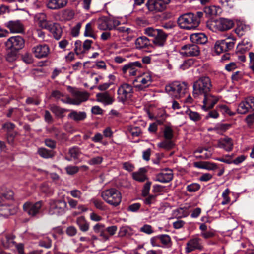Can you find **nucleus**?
Returning <instances> with one entry per match:
<instances>
[{"label": "nucleus", "mask_w": 254, "mask_h": 254, "mask_svg": "<svg viewBox=\"0 0 254 254\" xmlns=\"http://www.w3.org/2000/svg\"><path fill=\"white\" fill-rule=\"evenodd\" d=\"M212 87L210 78L208 76L200 77L193 85V96L196 98L209 93Z\"/></svg>", "instance_id": "f257e3e1"}, {"label": "nucleus", "mask_w": 254, "mask_h": 254, "mask_svg": "<svg viewBox=\"0 0 254 254\" xmlns=\"http://www.w3.org/2000/svg\"><path fill=\"white\" fill-rule=\"evenodd\" d=\"M177 22L181 28L186 30L195 29L200 23L198 17L192 13L181 15L178 17Z\"/></svg>", "instance_id": "f03ea898"}, {"label": "nucleus", "mask_w": 254, "mask_h": 254, "mask_svg": "<svg viewBox=\"0 0 254 254\" xmlns=\"http://www.w3.org/2000/svg\"><path fill=\"white\" fill-rule=\"evenodd\" d=\"M166 91L172 97L179 99L183 97L187 92V84L185 82H173L165 87Z\"/></svg>", "instance_id": "7ed1b4c3"}, {"label": "nucleus", "mask_w": 254, "mask_h": 254, "mask_svg": "<svg viewBox=\"0 0 254 254\" xmlns=\"http://www.w3.org/2000/svg\"><path fill=\"white\" fill-rule=\"evenodd\" d=\"M144 34L150 37H154L153 44L158 47H163L166 41L167 34L162 30L147 27L144 29Z\"/></svg>", "instance_id": "20e7f679"}, {"label": "nucleus", "mask_w": 254, "mask_h": 254, "mask_svg": "<svg viewBox=\"0 0 254 254\" xmlns=\"http://www.w3.org/2000/svg\"><path fill=\"white\" fill-rule=\"evenodd\" d=\"M101 197L109 204L116 207L122 201L120 192L115 188L105 190L101 193Z\"/></svg>", "instance_id": "39448f33"}, {"label": "nucleus", "mask_w": 254, "mask_h": 254, "mask_svg": "<svg viewBox=\"0 0 254 254\" xmlns=\"http://www.w3.org/2000/svg\"><path fill=\"white\" fill-rule=\"evenodd\" d=\"M49 204V213L50 215H62L67 209V203L64 199H52Z\"/></svg>", "instance_id": "423d86ee"}, {"label": "nucleus", "mask_w": 254, "mask_h": 254, "mask_svg": "<svg viewBox=\"0 0 254 254\" xmlns=\"http://www.w3.org/2000/svg\"><path fill=\"white\" fill-rule=\"evenodd\" d=\"M234 25V21L231 19L220 18L212 21L208 25L210 29L213 31H224L231 29Z\"/></svg>", "instance_id": "0eeeda50"}, {"label": "nucleus", "mask_w": 254, "mask_h": 254, "mask_svg": "<svg viewBox=\"0 0 254 254\" xmlns=\"http://www.w3.org/2000/svg\"><path fill=\"white\" fill-rule=\"evenodd\" d=\"M152 77L150 72H145L136 77L133 81L134 87L138 91H144L152 84Z\"/></svg>", "instance_id": "6e6552de"}, {"label": "nucleus", "mask_w": 254, "mask_h": 254, "mask_svg": "<svg viewBox=\"0 0 254 254\" xmlns=\"http://www.w3.org/2000/svg\"><path fill=\"white\" fill-rule=\"evenodd\" d=\"M68 90L73 97L71 99H68L70 104L78 105L82 102L87 101L89 98V94L86 91H80L77 88L71 86L68 87Z\"/></svg>", "instance_id": "1a4fd4ad"}, {"label": "nucleus", "mask_w": 254, "mask_h": 254, "mask_svg": "<svg viewBox=\"0 0 254 254\" xmlns=\"http://www.w3.org/2000/svg\"><path fill=\"white\" fill-rule=\"evenodd\" d=\"M235 40L236 39L234 37H229L226 39L217 41L214 45L215 52L219 54L231 50L234 47Z\"/></svg>", "instance_id": "9d476101"}, {"label": "nucleus", "mask_w": 254, "mask_h": 254, "mask_svg": "<svg viewBox=\"0 0 254 254\" xmlns=\"http://www.w3.org/2000/svg\"><path fill=\"white\" fill-rule=\"evenodd\" d=\"M25 45V40L20 36H12L5 43L6 50H14L17 51L22 49Z\"/></svg>", "instance_id": "9b49d317"}, {"label": "nucleus", "mask_w": 254, "mask_h": 254, "mask_svg": "<svg viewBox=\"0 0 254 254\" xmlns=\"http://www.w3.org/2000/svg\"><path fill=\"white\" fill-rule=\"evenodd\" d=\"M43 204L42 201H39L35 203L27 201L23 204V209L28 216L35 217L40 213Z\"/></svg>", "instance_id": "f8f14e48"}, {"label": "nucleus", "mask_w": 254, "mask_h": 254, "mask_svg": "<svg viewBox=\"0 0 254 254\" xmlns=\"http://www.w3.org/2000/svg\"><path fill=\"white\" fill-rule=\"evenodd\" d=\"M170 0H148L146 5L150 11L158 12L164 10Z\"/></svg>", "instance_id": "ddd939ff"}, {"label": "nucleus", "mask_w": 254, "mask_h": 254, "mask_svg": "<svg viewBox=\"0 0 254 254\" xmlns=\"http://www.w3.org/2000/svg\"><path fill=\"white\" fill-rule=\"evenodd\" d=\"M142 67V64L138 61L130 62L125 64L122 68L124 74L134 76L136 75L138 69Z\"/></svg>", "instance_id": "4468645a"}, {"label": "nucleus", "mask_w": 254, "mask_h": 254, "mask_svg": "<svg viewBox=\"0 0 254 254\" xmlns=\"http://www.w3.org/2000/svg\"><path fill=\"white\" fill-rule=\"evenodd\" d=\"M132 93V86L127 83H124L118 88V98L120 101L124 102L131 96Z\"/></svg>", "instance_id": "2eb2a0df"}, {"label": "nucleus", "mask_w": 254, "mask_h": 254, "mask_svg": "<svg viewBox=\"0 0 254 254\" xmlns=\"http://www.w3.org/2000/svg\"><path fill=\"white\" fill-rule=\"evenodd\" d=\"M180 53L187 57L197 56L200 54L199 47L194 44H188L181 47Z\"/></svg>", "instance_id": "dca6fc26"}, {"label": "nucleus", "mask_w": 254, "mask_h": 254, "mask_svg": "<svg viewBox=\"0 0 254 254\" xmlns=\"http://www.w3.org/2000/svg\"><path fill=\"white\" fill-rule=\"evenodd\" d=\"M50 48L47 44H39L33 47L32 51L34 56L38 59L47 57L50 53Z\"/></svg>", "instance_id": "f3484780"}, {"label": "nucleus", "mask_w": 254, "mask_h": 254, "mask_svg": "<svg viewBox=\"0 0 254 254\" xmlns=\"http://www.w3.org/2000/svg\"><path fill=\"white\" fill-rule=\"evenodd\" d=\"M250 109L254 110V98H248L242 101L238 106L237 111L240 114H244Z\"/></svg>", "instance_id": "a211bd4d"}, {"label": "nucleus", "mask_w": 254, "mask_h": 254, "mask_svg": "<svg viewBox=\"0 0 254 254\" xmlns=\"http://www.w3.org/2000/svg\"><path fill=\"white\" fill-rule=\"evenodd\" d=\"M203 96H204V99L202 108L206 110L212 108L219 100L216 96L212 95L210 92L207 93L206 94Z\"/></svg>", "instance_id": "6ab92c4d"}, {"label": "nucleus", "mask_w": 254, "mask_h": 254, "mask_svg": "<svg viewBox=\"0 0 254 254\" xmlns=\"http://www.w3.org/2000/svg\"><path fill=\"white\" fill-rule=\"evenodd\" d=\"M5 25L11 33H22L24 31L23 25L20 20L9 21Z\"/></svg>", "instance_id": "aec40b11"}, {"label": "nucleus", "mask_w": 254, "mask_h": 254, "mask_svg": "<svg viewBox=\"0 0 254 254\" xmlns=\"http://www.w3.org/2000/svg\"><path fill=\"white\" fill-rule=\"evenodd\" d=\"M47 29L52 33L56 40H58L61 38L63 30L59 24L52 22Z\"/></svg>", "instance_id": "412c9836"}, {"label": "nucleus", "mask_w": 254, "mask_h": 254, "mask_svg": "<svg viewBox=\"0 0 254 254\" xmlns=\"http://www.w3.org/2000/svg\"><path fill=\"white\" fill-rule=\"evenodd\" d=\"M201 239L198 238L192 239L189 241L186 245V251L190 253L196 249H202V246L200 243Z\"/></svg>", "instance_id": "4be33fe9"}, {"label": "nucleus", "mask_w": 254, "mask_h": 254, "mask_svg": "<svg viewBox=\"0 0 254 254\" xmlns=\"http://www.w3.org/2000/svg\"><path fill=\"white\" fill-rule=\"evenodd\" d=\"M34 18L38 26L42 29H47V28L49 27L50 24L52 22V21L47 20L46 14L43 13L37 14L35 16Z\"/></svg>", "instance_id": "5701e85b"}, {"label": "nucleus", "mask_w": 254, "mask_h": 254, "mask_svg": "<svg viewBox=\"0 0 254 254\" xmlns=\"http://www.w3.org/2000/svg\"><path fill=\"white\" fill-rule=\"evenodd\" d=\"M217 147L222 148L226 151L230 152L233 148V142L231 138L226 137L218 141Z\"/></svg>", "instance_id": "b1692460"}, {"label": "nucleus", "mask_w": 254, "mask_h": 254, "mask_svg": "<svg viewBox=\"0 0 254 254\" xmlns=\"http://www.w3.org/2000/svg\"><path fill=\"white\" fill-rule=\"evenodd\" d=\"M68 0H49L47 7L50 9H59L65 7Z\"/></svg>", "instance_id": "393cba45"}, {"label": "nucleus", "mask_w": 254, "mask_h": 254, "mask_svg": "<svg viewBox=\"0 0 254 254\" xmlns=\"http://www.w3.org/2000/svg\"><path fill=\"white\" fill-rule=\"evenodd\" d=\"M97 100L103 103L105 105H110L114 101V98L111 96L108 92L98 93L96 95Z\"/></svg>", "instance_id": "a878e982"}, {"label": "nucleus", "mask_w": 254, "mask_h": 254, "mask_svg": "<svg viewBox=\"0 0 254 254\" xmlns=\"http://www.w3.org/2000/svg\"><path fill=\"white\" fill-rule=\"evenodd\" d=\"M173 173L171 170H164L156 176V180L162 183H166L173 179Z\"/></svg>", "instance_id": "bb28decb"}, {"label": "nucleus", "mask_w": 254, "mask_h": 254, "mask_svg": "<svg viewBox=\"0 0 254 254\" xmlns=\"http://www.w3.org/2000/svg\"><path fill=\"white\" fill-rule=\"evenodd\" d=\"M190 40L194 43L204 44L207 41V37L204 33H197L191 34Z\"/></svg>", "instance_id": "cd10ccee"}, {"label": "nucleus", "mask_w": 254, "mask_h": 254, "mask_svg": "<svg viewBox=\"0 0 254 254\" xmlns=\"http://www.w3.org/2000/svg\"><path fill=\"white\" fill-rule=\"evenodd\" d=\"M151 45L149 39L145 36L138 37L135 42V48L137 49L148 48Z\"/></svg>", "instance_id": "c85d7f7f"}, {"label": "nucleus", "mask_w": 254, "mask_h": 254, "mask_svg": "<svg viewBox=\"0 0 254 254\" xmlns=\"http://www.w3.org/2000/svg\"><path fill=\"white\" fill-rule=\"evenodd\" d=\"M147 170L144 168L139 169L137 171L132 173L133 179L138 182H143L147 179L146 176Z\"/></svg>", "instance_id": "c756f323"}, {"label": "nucleus", "mask_w": 254, "mask_h": 254, "mask_svg": "<svg viewBox=\"0 0 254 254\" xmlns=\"http://www.w3.org/2000/svg\"><path fill=\"white\" fill-rule=\"evenodd\" d=\"M87 117L85 112H77L75 110H71L68 115V118L76 122L83 121Z\"/></svg>", "instance_id": "7c9ffc66"}, {"label": "nucleus", "mask_w": 254, "mask_h": 254, "mask_svg": "<svg viewBox=\"0 0 254 254\" xmlns=\"http://www.w3.org/2000/svg\"><path fill=\"white\" fill-rule=\"evenodd\" d=\"M11 214L9 205L5 203L4 200L0 197V217H7Z\"/></svg>", "instance_id": "2f4dec72"}, {"label": "nucleus", "mask_w": 254, "mask_h": 254, "mask_svg": "<svg viewBox=\"0 0 254 254\" xmlns=\"http://www.w3.org/2000/svg\"><path fill=\"white\" fill-rule=\"evenodd\" d=\"M194 166L198 168L205 169L209 170H215L217 168V165L215 163L207 161L194 162Z\"/></svg>", "instance_id": "473e14b6"}, {"label": "nucleus", "mask_w": 254, "mask_h": 254, "mask_svg": "<svg viewBox=\"0 0 254 254\" xmlns=\"http://www.w3.org/2000/svg\"><path fill=\"white\" fill-rule=\"evenodd\" d=\"M76 223L82 232H86L89 229V224L86 220L84 216H80L77 218Z\"/></svg>", "instance_id": "72a5a7b5"}, {"label": "nucleus", "mask_w": 254, "mask_h": 254, "mask_svg": "<svg viewBox=\"0 0 254 254\" xmlns=\"http://www.w3.org/2000/svg\"><path fill=\"white\" fill-rule=\"evenodd\" d=\"M49 108L51 111L56 116L58 117H62L63 114L64 112L68 111V109L62 108L54 104L49 105Z\"/></svg>", "instance_id": "f704fd0d"}, {"label": "nucleus", "mask_w": 254, "mask_h": 254, "mask_svg": "<svg viewBox=\"0 0 254 254\" xmlns=\"http://www.w3.org/2000/svg\"><path fill=\"white\" fill-rule=\"evenodd\" d=\"M98 28L101 30H111L109 18L103 17L100 18L98 21Z\"/></svg>", "instance_id": "c9c22d12"}, {"label": "nucleus", "mask_w": 254, "mask_h": 254, "mask_svg": "<svg viewBox=\"0 0 254 254\" xmlns=\"http://www.w3.org/2000/svg\"><path fill=\"white\" fill-rule=\"evenodd\" d=\"M94 26L93 22H89L86 25L84 33V35L85 37H90L94 39L96 38V35L94 32Z\"/></svg>", "instance_id": "e433bc0d"}, {"label": "nucleus", "mask_w": 254, "mask_h": 254, "mask_svg": "<svg viewBox=\"0 0 254 254\" xmlns=\"http://www.w3.org/2000/svg\"><path fill=\"white\" fill-rule=\"evenodd\" d=\"M250 30V28L249 26L240 24L235 29V32L239 37H241L248 33Z\"/></svg>", "instance_id": "4c0bfd02"}, {"label": "nucleus", "mask_w": 254, "mask_h": 254, "mask_svg": "<svg viewBox=\"0 0 254 254\" xmlns=\"http://www.w3.org/2000/svg\"><path fill=\"white\" fill-rule=\"evenodd\" d=\"M157 238L161 243L167 247H171L172 242L170 237L168 235L163 234L157 236Z\"/></svg>", "instance_id": "58836bf2"}, {"label": "nucleus", "mask_w": 254, "mask_h": 254, "mask_svg": "<svg viewBox=\"0 0 254 254\" xmlns=\"http://www.w3.org/2000/svg\"><path fill=\"white\" fill-rule=\"evenodd\" d=\"M68 154L73 159H77L81 154L80 148L77 146H73L69 149Z\"/></svg>", "instance_id": "ea45409f"}, {"label": "nucleus", "mask_w": 254, "mask_h": 254, "mask_svg": "<svg viewBox=\"0 0 254 254\" xmlns=\"http://www.w3.org/2000/svg\"><path fill=\"white\" fill-rule=\"evenodd\" d=\"M51 133L53 134L54 136L59 140H65L66 138V134L56 127L52 128Z\"/></svg>", "instance_id": "a19ab883"}, {"label": "nucleus", "mask_w": 254, "mask_h": 254, "mask_svg": "<svg viewBox=\"0 0 254 254\" xmlns=\"http://www.w3.org/2000/svg\"><path fill=\"white\" fill-rule=\"evenodd\" d=\"M174 146V144L173 141L167 139L158 144V147L163 148L167 150L171 149Z\"/></svg>", "instance_id": "79ce46f5"}, {"label": "nucleus", "mask_w": 254, "mask_h": 254, "mask_svg": "<svg viewBox=\"0 0 254 254\" xmlns=\"http://www.w3.org/2000/svg\"><path fill=\"white\" fill-rule=\"evenodd\" d=\"M190 119L193 121H198L201 119V116L199 114L196 112L192 111L190 109H188L186 112Z\"/></svg>", "instance_id": "37998d69"}, {"label": "nucleus", "mask_w": 254, "mask_h": 254, "mask_svg": "<svg viewBox=\"0 0 254 254\" xmlns=\"http://www.w3.org/2000/svg\"><path fill=\"white\" fill-rule=\"evenodd\" d=\"M173 215L177 218H182L188 215V212L184 208H180L173 211Z\"/></svg>", "instance_id": "c03bdc74"}, {"label": "nucleus", "mask_w": 254, "mask_h": 254, "mask_svg": "<svg viewBox=\"0 0 254 254\" xmlns=\"http://www.w3.org/2000/svg\"><path fill=\"white\" fill-rule=\"evenodd\" d=\"M217 109L224 115L227 114L229 116H233L234 113L231 112L229 108L225 104H220L217 106Z\"/></svg>", "instance_id": "a18cd8bd"}, {"label": "nucleus", "mask_w": 254, "mask_h": 254, "mask_svg": "<svg viewBox=\"0 0 254 254\" xmlns=\"http://www.w3.org/2000/svg\"><path fill=\"white\" fill-rule=\"evenodd\" d=\"M38 154L44 158H48L53 157V154L51 151L44 148H40L38 150Z\"/></svg>", "instance_id": "49530a36"}, {"label": "nucleus", "mask_w": 254, "mask_h": 254, "mask_svg": "<svg viewBox=\"0 0 254 254\" xmlns=\"http://www.w3.org/2000/svg\"><path fill=\"white\" fill-rule=\"evenodd\" d=\"M6 56V59L9 62H13L15 61L17 57V52L18 51L14 50H8Z\"/></svg>", "instance_id": "de8ad7c7"}, {"label": "nucleus", "mask_w": 254, "mask_h": 254, "mask_svg": "<svg viewBox=\"0 0 254 254\" xmlns=\"http://www.w3.org/2000/svg\"><path fill=\"white\" fill-rule=\"evenodd\" d=\"M128 130L133 137L139 136L142 133L141 129L137 126H130Z\"/></svg>", "instance_id": "09e8293b"}, {"label": "nucleus", "mask_w": 254, "mask_h": 254, "mask_svg": "<svg viewBox=\"0 0 254 254\" xmlns=\"http://www.w3.org/2000/svg\"><path fill=\"white\" fill-rule=\"evenodd\" d=\"M74 16V12L72 10L66 9L64 10L63 12L62 17L65 20H70L73 18Z\"/></svg>", "instance_id": "8fccbe9b"}, {"label": "nucleus", "mask_w": 254, "mask_h": 254, "mask_svg": "<svg viewBox=\"0 0 254 254\" xmlns=\"http://www.w3.org/2000/svg\"><path fill=\"white\" fill-rule=\"evenodd\" d=\"M91 202L94 204L96 208L100 210H104L105 209V206L101 200L93 198L91 200Z\"/></svg>", "instance_id": "3c124183"}, {"label": "nucleus", "mask_w": 254, "mask_h": 254, "mask_svg": "<svg viewBox=\"0 0 254 254\" xmlns=\"http://www.w3.org/2000/svg\"><path fill=\"white\" fill-rule=\"evenodd\" d=\"M200 188V185L198 183H192L188 185L186 187V190L190 192H194L198 190Z\"/></svg>", "instance_id": "603ef678"}, {"label": "nucleus", "mask_w": 254, "mask_h": 254, "mask_svg": "<svg viewBox=\"0 0 254 254\" xmlns=\"http://www.w3.org/2000/svg\"><path fill=\"white\" fill-rule=\"evenodd\" d=\"M83 47V44H82V42L80 40L76 41L75 43V49L74 50L77 55H79L81 54H84V51Z\"/></svg>", "instance_id": "864d4df0"}, {"label": "nucleus", "mask_w": 254, "mask_h": 254, "mask_svg": "<svg viewBox=\"0 0 254 254\" xmlns=\"http://www.w3.org/2000/svg\"><path fill=\"white\" fill-rule=\"evenodd\" d=\"M15 128V125L14 124L11 122H6L3 124L2 126V128L5 130L6 132H9Z\"/></svg>", "instance_id": "5fc2aeb1"}, {"label": "nucleus", "mask_w": 254, "mask_h": 254, "mask_svg": "<svg viewBox=\"0 0 254 254\" xmlns=\"http://www.w3.org/2000/svg\"><path fill=\"white\" fill-rule=\"evenodd\" d=\"M109 22L111 30H116L117 26L121 24L119 20L114 18H109Z\"/></svg>", "instance_id": "6e6d98bb"}, {"label": "nucleus", "mask_w": 254, "mask_h": 254, "mask_svg": "<svg viewBox=\"0 0 254 254\" xmlns=\"http://www.w3.org/2000/svg\"><path fill=\"white\" fill-rule=\"evenodd\" d=\"M66 173L70 175H74L79 171V167L76 166L69 165L65 168Z\"/></svg>", "instance_id": "4d7b16f0"}, {"label": "nucleus", "mask_w": 254, "mask_h": 254, "mask_svg": "<svg viewBox=\"0 0 254 254\" xmlns=\"http://www.w3.org/2000/svg\"><path fill=\"white\" fill-rule=\"evenodd\" d=\"M6 242H2L3 246L5 248H9L15 244V242L13 241V237L10 236H6Z\"/></svg>", "instance_id": "13d9d810"}, {"label": "nucleus", "mask_w": 254, "mask_h": 254, "mask_svg": "<svg viewBox=\"0 0 254 254\" xmlns=\"http://www.w3.org/2000/svg\"><path fill=\"white\" fill-rule=\"evenodd\" d=\"M230 193V190L228 189H226L222 193V197L223 198V201H222L221 204L223 205H226L229 203L230 201V198L228 196L229 193Z\"/></svg>", "instance_id": "bf43d9fd"}, {"label": "nucleus", "mask_w": 254, "mask_h": 254, "mask_svg": "<svg viewBox=\"0 0 254 254\" xmlns=\"http://www.w3.org/2000/svg\"><path fill=\"white\" fill-rule=\"evenodd\" d=\"M164 136L167 140H171L173 136V130L169 127H166L164 131Z\"/></svg>", "instance_id": "052dcab7"}, {"label": "nucleus", "mask_w": 254, "mask_h": 254, "mask_svg": "<svg viewBox=\"0 0 254 254\" xmlns=\"http://www.w3.org/2000/svg\"><path fill=\"white\" fill-rule=\"evenodd\" d=\"M81 25V23L79 22L72 28L71 34L73 36L76 37L79 35Z\"/></svg>", "instance_id": "680f3d73"}, {"label": "nucleus", "mask_w": 254, "mask_h": 254, "mask_svg": "<svg viewBox=\"0 0 254 254\" xmlns=\"http://www.w3.org/2000/svg\"><path fill=\"white\" fill-rule=\"evenodd\" d=\"M215 235V231L213 229L200 233L201 236H202L204 239L211 238L214 237Z\"/></svg>", "instance_id": "e2e57ef3"}, {"label": "nucleus", "mask_w": 254, "mask_h": 254, "mask_svg": "<svg viewBox=\"0 0 254 254\" xmlns=\"http://www.w3.org/2000/svg\"><path fill=\"white\" fill-rule=\"evenodd\" d=\"M140 231L147 234H151L153 232V230L151 225L148 224L144 225L140 228Z\"/></svg>", "instance_id": "0e129e2a"}, {"label": "nucleus", "mask_w": 254, "mask_h": 254, "mask_svg": "<svg viewBox=\"0 0 254 254\" xmlns=\"http://www.w3.org/2000/svg\"><path fill=\"white\" fill-rule=\"evenodd\" d=\"M156 201V196L154 195H151L146 197L144 202L146 205H150L151 204H154Z\"/></svg>", "instance_id": "69168bd1"}, {"label": "nucleus", "mask_w": 254, "mask_h": 254, "mask_svg": "<svg viewBox=\"0 0 254 254\" xmlns=\"http://www.w3.org/2000/svg\"><path fill=\"white\" fill-rule=\"evenodd\" d=\"M186 222L180 219H177L173 223V227L175 229H180L184 227Z\"/></svg>", "instance_id": "338daca9"}, {"label": "nucleus", "mask_w": 254, "mask_h": 254, "mask_svg": "<svg viewBox=\"0 0 254 254\" xmlns=\"http://www.w3.org/2000/svg\"><path fill=\"white\" fill-rule=\"evenodd\" d=\"M69 193L73 197H74L75 198H77L79 199L81 198L82 194L81 191L78 190H77V189H74V190H70L69 191Z\"/></svg>", "instance_id": "774afa93"}]
</instances>
